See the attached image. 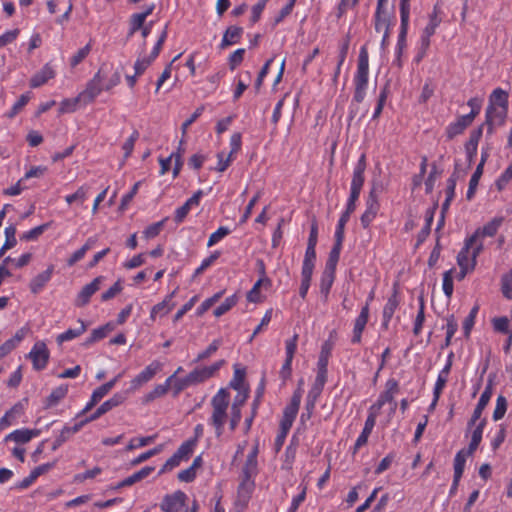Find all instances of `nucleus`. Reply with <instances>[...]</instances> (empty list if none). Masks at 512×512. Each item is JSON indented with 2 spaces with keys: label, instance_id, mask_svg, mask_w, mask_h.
Instances as JSON below:
<instances>
[{
  "label": "nucleus",
  "instance_id": "69168bd1",
  "mask_svg": "<svg viewBox=\"0 0 512 512\" xmlns=\"http://www.w3.org/2000/svg\"><path fill=\"white\" fill-rule=\"evenodd\" d=\"M91 50L90 44L79 49L70 59V64L72 67L77 66L80 62H82Z\"/></svg>",
  "mask_w": 512,
  "mask_h": 512
},
{
  "label": "nucleus",
  "instance_id": "09e8293b",
  "mask_svg": "<svg viewBox=\"0 0 512 512\" xmlns=\"http://www.w3.org/2000/svg\"><path fill=\"white\" fill-rule=\"evenodd\" d=\"M334 281V267H327L321 279L320 290L323 294L327 295Z\"/></svg>",
  "mask_w": 512,
  "mask_h": 512
},
{
  "label": "nucleus",
  "instance_id": "4d7b16f0",
  "mask_svg": "<svg viewBox=\"0 0 512 512\" xmlns=\"http://www.w3.org/2000/svg\"><path fill=\"white\" fill-rule=\"evenodd\" d=\"M163 449H164V445L161 444V445H158V446L154 447L153 449H150V450L140 454L138 457H136L132 461V465H138V464H140L142 462H145L149 458L159 454Z\"/></svg>",
  "mask_w": 512,
  "mask_h": 512
},
{
  "label": "nucleus",
  "instance_id": "864d4df0",
  "mask_svg": "<svg viewBox=\"0 0 512 512\" xmlns=\"http://www.w3.org/2000/svg\"><path fill=\"white\" fill-rule=\"evenodd\" d=\"M507 411V400L504 396H498L496 406L493 412L494 421L502 419Z\"/></svg>",
  "mask_w": 512,
  "mask_h": 512
},
{
  "label": "nucleus",
  "instance_id": "2f4dec72",
  "mask_svg": "<svg viewBox=\"0 0 512 512\" xmlns=\"http://www.w3.org/2000/svg\"><path fill=\"white\" fill-rule=\"evenodd\" d=\"M483 170H484V159H482L480 161V163L477 165L474 173L472 174V176L470 178L468 190L466 193V198L468 200H471L474 197L477 187H478V184H479V181L483 175Z\"/></svg>",
  "mask_w": 512,
  "mask_h": 512
},
{
  "label": "nucleus",
  "instance_id": "9d476101",
  "mask_svg": "<svg viewBox=\"0 0 512 512\" xmlns=\"http://www.w3.org/2000/svg\"><path fill=\"white\" fill-rule=\"evenodd\" d=\"M27 357L32 362V366L35 370L40 371L45 369L50 358V351L47 344L42 340L36 341Z\"/></svg>",
  "mask_w": 512,
  "mask_h": 512
},
{
  "label": "nucleus",
  "instance_id": "f257e3e1",
  "mask_svg": "<svg viewBox=\"0 0 512 512\" xmlns=\"http://www.w3.org/2000/svg\"><path fill=\"white\" fill-rule=\"evenodd\" d=\"M230 395L228 389H220L212 398L211 406V424L214 426L217 436L223 434L224 425L229 424L231 430H234L241 419V408L243 405L238 406V418L235 423L233 421V402H230Z\"/></svg>",
  "mask_w": 512,
  "mask_h": 512
},
{
  "label": "nucleus",
  "instance_id": "b1692460",
  "mask_svg": "<svg viewBox=\"0 0 512 512\" xmlns=\"http://www.w3.org/2000/svg\"><path fill=\"white\" fill-rule=\"evenodd\" d=\"M501 225V219H493L488 222L483 228L478 229L470 238H475L477 243L483 244L485 236L492 237L496 234Z\"/></svg>",
  "mask_w": 512,
  "mask_h": 512
},
{
  "label": "nucleus",
  "instance_id": "de8ad7c7",
  "mask_svg": "<svg viewBox=\"0 0 512 512\" xmlns=\"http://www.w3.org/2000/svg\"><path fill=\"white\" fill-rule=\"evenodd\" d=\"M87 194L88 188L81 186L73 194L65 196V201L68 205H72L74 203L82 205L87 199Z\"/></svg>",
  "mask_w": 512,
  "mask_h": 512
},
{
  "label": "nucleus",
  "instance_id": "7ed1b4c3",
  "mask_svg": "<svg viewBox=\"0 0 512 512\" xmlns=\"http://www.w3.org/2000/svg\"><path fill=\"white\" fill-rule=\"evenodd\" d=\"M508 112V93L496 88L489 97V105L486 111V122L490 126L504 123Z\"/></svg>",
  "mask_w": 512,
  "mask_h": 512
},
{
  "label": "nucleus",
  "instance_id": "13d9d810",
  "mask_svg": "<svg viewBox=\"0 0 512 512\" xmlns=\"http://www.w3.org/2000/svg\"><path fill=\"white\" fill-rule=\"evenodd\" d=\"M397 300L395 297H391L388 299L384 309H383V319L384 323L387 324L389 320L392 318L396 308H397Z\"/></svg>",
  "mask_w": 512,
  "mask_h": 512
},
{
  "label": "nucleus",
  "instance_id": "e433bc0d",
  "mask_svg": "<svg viewBox=\"0 0 512 512\" xmlns=\"http://www.w3.org/2000/svg\"><path fill=\"white\" fill-rule=\"evenodd\" d=\"M174 380H175V374H172L171 376H169L166 379L164 384H159V385L155 386L153 388V390L146 395V401L149 402L158 397L165 395L168 392V390L170 389V386H172V383Z\"/></svg>",
  "mask_w": 512,
  "mask_h": 512
},
{
  "label": "nucleus",
  "instance_id": "4c0bfd02",
  "mask_svg": "<svg viewBox=\"0 0 512 512\" xmlns=\"http://www.w3.org/2000/svg\"><path fill=\"white\" fill-rule=\"evenodd\" d=\"M485 423V420H480L477 421L475 425H470V427L472 428V434L468 451H470L471 453L478 447L482 440Z\"/></svg>",
  "mask_w": 512,
  "mask_h": 512
},
{
  "label": "nucleus",
  "instance_id": "5fc2aeb1",
  "mask_svg": "<svg viewBox=\"0 0 512 512\" xmlns=\"http://www.w3.org/2000/svg\"><path fill=\"white\" fill-rule=\"evenodd\" d=\"M230 233V229L227 227H219L214 233H212L208 239L207 246L212 247L220 242Z\"/></svg>",
  "mask_w": 512,
  "mask_h": 512
},
{
  "label": "nucleus",
  "instance_id": "1a4fd4ad",
  "mask_svg": "<svg viewBox=\"0 0 512 512\" xmlns=\"http://www.w3.org/2000/svg\"><path fill=\"white\" fill-rule=\"evenodd\" d=\"M105 70L100 69L94 77L87 83L85 89L79 93L80 98L82 99V105H88L92 103L100 93L105 90L103 87V81L105 77Z\"/></svg>",
  "mask_w": 512,
  "mask_h": 512
},
{
  "label": "nucleus",
  "instance_id": "393cba45",
  "mask_svg": "<svg viewBox=\"0 0 512 512\" xmlns=\"http://www.w3.org/2000/svg\"><path fill=\"white\" fill-rule=\"evenodd\" d=\"M492 397V389L491 387H486L485 390L482 392L478 404L473 412L472 418L469 422V425H475L477 421L482 420L481 415L487 404L489 403L490 399Z\"/></svg>",
  "mask_w": 512,
  "mask_h": 512
},
{
  "label": "nucleus",
  "instance_id": "680f3d73",
  "mask_svg": "<svg viewBox=\"0 0 512 512\" xmlns=\"http://www.w3.org/2000/svg\"><path fill=\"white\" fill-rule=\"evenodd\" d=\"M30 95L28 93L21 95L19 100L13 105L12 109L6 113L8 118H13L28 103Z\"/></svg>",
  "mask_w": 512,
  "mask_h": 512
},
{
  "label": "nucleus",
  "instance_id": "6e6d98bb",
  "mask_svg": "<svg viewBox=\"0 0 512 512\" xmlns=\"http://www.w3.org/2000/svg\"><path fill=\"white\" fill-rule=\"evenodd\" d=\"M115 326L113 323H107L101 327L94 329L92 333V341H99L105 338L110 332L114 330Z\"/></svg>",
  "mask_w": 512,
  "mask_h": 512
},
{
  "label": "nucleus",
  "instance_id": "a878e982",
  "mask_svg": "<svg viewBox=\"0 0 512 512\" xmlns=\"http://www.w3.org/2000/svg\"><path fill=\"white\" fill-rule=\"evenodd\" d=\"M389 19L390 15L388 11H376L375 16V29L377 32L382 33V45L385 44L389 35Z\"/></svg>",
  "mask_w": 512,
  "mask_h": 512
},
{
  "label": "nucleus",
  "instance_id": "6ab92c4d",
  "mask_svg": "<svg viewBox=\"0 0 512 512\" xmlns=\"http://www.w3.org/2000/svg\"><path fill=\"white\" fill-rule=\"evenodd\" d=\"M54 271V266L49 265L47 269L35 277H33L30 281L29 288L32 293L37 294L46 286V284L51 280Z\"/></svg>",
  "mask_w": 512,
  "mask_h": 512
},
{
  "label": "nucleus",
  "instance_id": "3c124183",
  "mask_svg": "<svg viewBox=\"0 0 512 512\" xmlns=\"http://www.w3.org/2000/svg\"><path fill=\"white\" fill-rule=\"evenodd\" d=\"M90 422L88 418H84L80 421H77L72 426H65L61 431L62 440L60 443H64L69 437L77 433L85 424Z\"/></svg>",
  "mask_w": 512,
  "mask_h": 512
},
{
  "label": "nucleus",
  "instance_id": "ddd939ff",
  "mask_svg": "<svg viewBox=\"0 0 512 512\" xmlns=\"http://www.w3.org/2000/svg\"><path fill=\"white\" fill-rule=\"evenodd\" d=\"M224 364V360H219L212 365L196 368L188 374V381H192L193 385L202 383L215 376Z\"/></svg>",
  "mask_w": 512,
  "mask_h": 512
},
{
  "label": "nucleus",
  "instance_id": "58836bf2",
  "mask_svg": "<svg viewBox=\"0 0 512 512\" xmlns=\"http://www.w3.org/2000/svg\"><path fill=\"white\" fill-rule=\"evenodd\" d=\"M441 19L438 17L436 10L430 15L429 22L423 31L422 40L423 43L428 46L430 37L435 33L439 26Z\"/></svg>",
  "mask_w": 512,
  "mask_h": 512
},
{
  "label": "nucleus",
  "instance_id": "052dcab7",
  "mask_svg": "<svg viewBox=\"0 0 512 512\" xmlns=\"http://www.w3.org/2000/svg\"><path fill=\"white\" fill-rule=\"evenodd\" d=\"M230 151L228 153L237 156L242 146V135L239 132H234L230 137Z\"/></svg>",
  "mask_w": 512,
  "mask_h": 512
},
{
  "label": "nucleus",
  "instance_id": "bb28decb",
  "mask_svg": "<svg viewBox=\"0 0 512 512\" xmlns=\"http://www.w3.org/2000/svg\"><path fill=\"white\" fill-rule=\"evenodd\" d=\"M243 29L237 26L227 28L222 37L220 47L225 49L231 45L237 44L242 36Z\"/></svg>",
  "mask_w": 512,
  "mask_h": 512
},
{
  "label": "nucleus",
  "instance_id": "7c9ffc66",
  "mask_svg": "<svg viewBox=\"0 0 512 512\" xmlns=\"http://www.w3.org/2000/svg\"><path fill=\"white\" fill-rule=\"evenodd\" d=\"M470 454L471 452L466 450H461L456 454L454 459V486L458 485L464 471L466 459Z\"/></svg>",
  "mask_w": 512,
  "mask_h": 512
},
{
  "label": "nucleus",
  "instance_id": "6e6552de",
  "mask_svg": "<svg viewBox=\"0 0 512 512\" xmlns=\"http://www.w3.org/2000/svg\"><path fill=\"white\" fill-rule=\"evenodd\" d=\"M196 440H188L184 442L178 450L164 463L159 474L166 473L179 466L182 462L187 461L193 453Z\"/></svg>",
  "mask_w": 512,
  "mask_h": 512
},
{
  "label": "nucleus",
  "instance_id": "423d86ee",
  "mask_svg": "<svg viewBox=\"0 0 512 512\" xmlns=\"http://www.w3.org/2000/svg\"><path fill=\"white\" fill-rule=\"evenodd\" d=\"M368 74H369V59L368 52L366 48H361L358 59L357 72L354 78L356 93L355 97L357 100H361L363 98L364 90L366 89L368 83Z\"/></svg>",
  "mask_w": 512,
  "mask_h": 512
},
{
  "label": "nucleus",
  "instance_id": "39448f33",
  "mask_svg": "<svg viewBox=\"0 0 512 512\" xmlns=\"http://www.w3.org/2000/svg\"><path fill=\"white\" fill-rule=\"evenodd\" d=\"M244 378H245V370L240 368L238 365H235L234 366V375H233L232 380L230 381V387L237 391V394L233 399V408H232L233 421H232V423H235V421L238 418V406L244 405L248 398V389L245 386Z\"/></svg>",
  "mask_w": 512,
  "mask_h": 512
},
{
  "label": "nucleus",
  "instance_id": "cd10ccee",
  "mask_svg": "<svg viewBox=\"0 0 512 512\" xmlns=\"http://www.w3.org/2000/svg\"><path fill=\"white\" fill-rule=\"evenodd\" d=\"M154 6H150L145 11L135 13L131 16L129 21V35H133L136 31L140 30L145 23L146 18L152 13Z\"/></svg>",
  "mask_w": 512,
  "mask_h": 512
},
{
  "label": "nucleus",
  "instance_id": "49530a36",
  "mask_svg": "<svg viewBox=\"0 0 512 512\" xmlns=\"http://www.w3.org/2000/svg\"><path fill=\"white\" fill-rule=\"evenodd\" d=\"M224 291H220L205 299L196 309V315L202 317L215 303H217L223 296Z\"/></svg>",
  "mask_w": 512,
  "mask_h": 512
},
{
  "label": "nucleus",
  "instance_id": "0e129e2a",
  "mask_svg": "<svg viewBox=\"0 0 512 512\" xmlns=\"http://www.w3.org/2000/svg\"><path fill=\"white\" fill-rule=\"evenodd\" d=\"M48 227L47 224L37 226L21 235V240L32 241L37 239Z\"/></svg>",
  "mask_w": 512,
  "mask_h": 512
},
{
  "label": "nucleus",
  "instance_id": "8fccbe9b",
  "mask_svg": "<svg viewBox=\"0 0 512 512\" xmlns=\"http://www.w3.org/2000/svg\"><path fill=\"white\" fill-rule=\"evenodd\" d=\"M512 180V163L495 180L494 187L497 191H503Z\"/></svg>",
  "mask_w": 512,
  "mask_h": 512
},
{
  "label": "nucleus",
  "instance_id": "5701e85b",
  "mask_svg": "<svg viewBox=\"0 0 512 512\" xmlns=\"http://www.w3.org/2000/svg\"><path fill=\"white\" fill-rule=\"evenodd\" d=\"M379 210V203L376 197L370 196L366 203V209L361 216V224L363 227L367 228L373 220L376 218Z\"/></svg>",
  "mask_w": 512,
  "mask_h": 512
},
{
  "label": "nucleus",
  "instance_id": "f03ea898",
  "mask_svg": "<svg viewBox=\"0 0 512 512\" xmlns=\"http://www.w3.org/2000/svg\"><path fill=\"white\" fill-rule=\"evenodd\" d=\"M398 391V383L391 379L386 383V390L380 394L376 403L369 409V415L365 421L363 433L370 435L375 423L376 418L380 415V410L383 406L388 405V409L384 412V417L381 422L386 426L390 423L396 411V402L394 401L395 395Z\"/></svg>",
  "mask_w": 512,
  "mask_h": 512
},
{
  "label": "nucleus",
  "instance_id": "aec40b11",
  "mask_svg": "<svg viewBox=\"0 0 512 512\" xmlns=\"http://www.w3.org/2000/svg\"><path fill=\"white\" fill-rule=\"evenodd\" d=\"M23 413V406L18 403L11 407L1 418H0V432L7 429L10 426L17 424L19 417Z\"/></svg>",
  "mask_w": 512,
  "mask_h": 512
},
{
  "label": "nucleus",
  "instance_id": "37998d69",
  "mask_svg": "<svg viewBox=\"0 0 512 512\" xmlns=\"http://www.w3.org/2000/svg\"><path fill=\"white\" fill-rule=\"evenodd\" d=\"M156 438H157V435L134 437L129 441L126 449L128 451H132L135 449L145 447V446L153 443L156 440Z\"/></svg>",
  "mask_w": 512,
  "mask_h": 512
},
{
  "label": "nucleus",
  "instance_id": "f3484780",
  "mask_svg": "<svg viewBox=\"0 0 512 512\" xmlns=\"http://www.w3.org/2000/svg\"><path fill=\"white\" fill-rule=\"evenodd\" d=\"M41 430L40 429H17L13 432L7 434L4 438L5 442H15L16 444H25L28 443L33 438H36L40 435Z\"/></svg>",
  "mask_w": 512,
  "mask_h": 512
},
{
  "label": "nucleus",
  "instance_id": "2eb2a0df",
  "mask_svg": "<svg viewBox=\"0 0 512 512\" xmlns=\"http://www.w3.org/2000/svg\"><path fill=\"white\" fill-rule=\"evenodd\" d=\"M31 329L25 325L18 329L15 334L0 346V357H4L15 349L30 333Z\"/></svg>",
  "mask_w": 512,
  "mask_h": 512
},
{
  "label": "nucleus",
  "instance_id": "a211bd4d",
  "mask_svg": "<svg viewBox=\"0 0 512 512\" xmlns=\"http://www.w3.org/2000/svg\"><path fill=\"white\" fill-rule=\"evenodd\" d=\"M474 120L470 116L461 115L458 116L453 122H451L445 130V134L448 139H453L458 135H461L467 127H469Z\"/></svg>",
  "mask_w": 512,
  "mask_h": 512
},
{
  "label": "nucleus",
  "instance_id": "e2e57ef3",
  "mask_svg": "<svg viewBox=\"0 0 512 512\" xmlns=\"http://www.w3.org/2000/svg\"><path fill=\"white\" fill-rule=\"evenodd\" d=\"M245 49L240 48L235 50L228 58V64L231 70L238 67L244 59Z\"/></svg>",
  "mask_w": 512,
  "mask_h": 512
},
{
  "label": "nucleus",
  "instance_id": "f704fd0d",
  "mask_svg": "<svg viewBox=\"0 0 512 512\" xmlns=\"http://www.w3.org/2000/svg\"><path fill=\"white\" fill-rule=\"evenodd\" d=\"M174 304L171 302V297H165L161 302L154 305L150 312V318L155 320L157 317H162L168 314Z\"/></svg>",
  "mask_w": 512,
  "mask_h": 512
},
{
  "label": "nucleus",
  "instance_id": "bf43d9fd",
  "mask_svg": "<svg viewBox=\"0 0 512 512\" xmlns=\"http://www.w3.org/2000/svg\"><path fill=\"white\" fill-rule=\"evenodd\" d=\"M298 335L294 334L290 339L285 341V354L286 358L293 361L294 354L297 350Z\"/></svg>",
  "mask_w": 512,
  "mask_h": 512
},
{
  "label": "nucleus",
  "instance_id": "c756f323",
  "mask_svg": "<svg viewBox=\"0 0 512 512\" xmlns=\"http://www.w3.org/2000/svg\"><path fill=\"white\" fill-rule=\"evenodd\" d=\"M365 158L362 156L356 165L351 181V190L354 192L361 191L364 183Z\"/></svg>",
  "mask_w": 512,
  "mask_h": 512
},
{
  "label": "nucleus",
  "instance_id": "4468645a",
  "mask_svg": "<svg viewBox=\"0 0 512 512\" xmlns=\"http://www.w3.org/2000/svg\"><path fill=\"white\" fill-rule=\"evenodd\" d=\"M253 490L254 481L251 479L250 476H245L241 483L239 484L237 491V497L235 501L237 512H242L246 508L251 498Z\"/></svg>",
  "mask_w": 512,
  "mask_h": 512
},
{
  "label": "nucleus",
  "instance_id": "4be33fe9",
  "mask_svg": "<svg viewBox=\"0 0 512 512\" xmlns=\"http://www.w3.org/2000/svg\"><path fill=\"white\" fill-rule=\"evenodd\" d=\"M202 197V191H197L191 198H189L184 205L175 211V221L177 223L183 222L190 210L199 205Z\"/></svg>",
  "mask_w": 512,
  "mask_h": 512
},
{
  "label": "nucleus",
  "instance_id": "a19ab883",
  "mask_svg": "<svg viewBox=\"0 0 512 512\" xmlns=\"http://www.w3.org/2000/svg\"><path fill=\"white\" fill-rule=\"evenodd\" d=\"M68 393V385H60L52 390L46 399V407L51 408L57 405Z\"/></svg>",
  "mask_w": 512,
  "mask_h": 512
},
{
  "label": "nucleus",
  "instance_id": "c85d7f7f",
  "mask_svg": "<svg viewBox=\"0 0 512 512\" xmlns=\"http://www.w3.org/2000/svg\"><path fill=\"white\" fill-rule=\"evenodd\" d=\"M55 76L53 68L49 65H45L38 73H36L30 80V85L33 88L40 87L47 83L50 79Z\"/></svg>",
  "mask_w": 512,
  "mask_h": 512
},
{
  "label": "nucleus",
  "instance_id": "ea45409f",
  "mask_svg": "<svg viewBox=\"0 0 512 512\" xmlns=\"http://www.w3.org/2000/svg\"><path fill=\"white\" fill-rule=\"evenodd\" d=\"M79 323H80V327L79 328H77V329H68L67 331L59 334L57 336V338H56L57 343L59 345H61L64 342L73 340V339L79 337L80 335H82L86 331L87 326H86V324L82 320H79Z\"/></svg>",
  "mask_w": 512,
  "mask_h": 512
},
{
  "label": "nucleus",
  "instance_id": "a18cd8bd",
  "mask_svg": "<svg viewBox=\"0 0 512 512\" xmlns=\"http://www.w3.org/2000/svg\"><path fill=\"white\" fill-rule=\"evenodd\" d=\"M238 302V296L233 294L227 297L218 307L213 311L215 317H220L231 310Z\"/></svg>",
  "mask_w": 512,
  "mask_h": 512
},
{
  "label": "nucleus",
  "instance_id": "dca6fc26",
  "mask_svg": "<svg viewBox=\"0 0 512 512\" xmlns=\"http://www.w3.org/2000/svg\"><path fill=\"white\" fill-rule=\"evenodd\" d=\"M103 280H104L103 276H98L95 279H93V281L86 284L77 295V298L75 301L76 305L80 306V307L85 306L89 302L91 296L96 291L99 290Z\"/></svg>",
  "mask_w": 512,
  "mask_h": 512
},
{
  "label": "nucleus",
  "instance_id": "774afa93",
  "mask_svg": "<svg viewBox=\"0 0 512 512\" xmlns=\"http://www.w3.org/2000/svg\"><path fill=\"white\" fill-rule=\"evenodd\" d=\"M145 260H146L145 254L140 253V254L133 256L131 259L123 262V267L125 269L131 270V269H134V268H137V267L143 265L145 263Z\"/></svg>",
  "mask_w": 512,
  "mask_h": 512
},
{
  "label": "nucleus",
  "instance_id": "72a5a7b5",
  "mask_svg": "<svg viewBox=\"0 0 512 512\" xmlns=\"http://www.w3.org/2000/svg\"><path fill=\"white\" fill-rule=\"evenodd\" d=\"M301 398H302V391H301V388H298L297 391H295V393L293 394L290 403L284 409L283 417L295 420L296 415L299 410Z\"/></svg>",
  "mask_w": 512,
  "mask_h": 512
},
{
  "label": "nucleus",
  "instance_id": "603ef678",
  "mask_svg": "<svg viewBox=\"0 0 512 512\" xmlns=\"http://www.w3.org/2000/svg\"><path fill=\"white\" fill-rule=\"evenodd\" d=\"M257 454H258V448L257 446H254L250 452V454L248 455V458H247V461H246V464H245V468H244V471H245V476H250L251 477V474H253L256 470V467H257Z\"/></svg>",
  "mask_w": 512,
  "mask_h": 512
},
{
  "label": "nucleus",
  "instance_id": "9b49d317",
  "mask_svg": "<svg viewBox=\"0 0 512 512\" xmlns=\"http://www.w3.org/2000/svg\"><path fill=\"white\" fill-rule=\"evenodd\" d=\"M162 363L154 360L130 381V391L138 390L162 370Z\"/></svg>",
  "mask_w": 512,
  "mask_h": 512
},
{
  "label": "nucleus",
  "instance_id": "473e14b6",
  "mask_svg": "<svg viewBox=\"0 0 512 512\" xmlns=\"http://www.w3.org/2000/svg\"><path fill=\"white\" fill-rule=\"evenodd\" d=\"M154 471V467L146 466L139 471L133 473L129 477L125 478L123 481H121L116 488H122L125 486H131L136 482L141 481L142 479L148 477L152 472Z\"/></svg>",
  "mask_w": 512,
  "mask_h": 512
},
{
  "label": "nucleus",
  "instance_id": "c9c22d12",
  "mask_svg": "<svg viewBox=\"0 0 512 512\" xmlns=\"http://www.w3.org/2000/svg\"><path fill=\"white\" fill-rule=\"evenodd\" d=\"M86 105H82V99L78 95L74 98H67L60 102L59 104V113L67 114L73 113L77 111L79 108L85 107Z\"/></svg>",
  "mask_w": 512,
  "mask_h": 512
},
{
  "label": "nucleus",
  "instance_id": "f8f14e48",
  "mask_svg": "<svg viewBox=\"0 0 512 512\" xmlns=\"http://www.w3.org/2000/svg\"><path fill=\"white\" fill-rule=\"evenodd\" d=\"M272 281L266 276L262 268V276L255 282L251 290L248 291L246 298L251 303H261L266 299L264 292L271 288Z\"/></svg>",
  "mask_w": 512,
  "mask_h": 512
},
{
  "label": "nucleus",
  "instance_id": "0eeeda50",
  "mask_svg": "<svg viewBox=\"0 0 512 512\" xmlns=\"http://www.w3.org/2000/svg\"><path fill=\"white\" fill-rule=\"evenodd\" d=\"M160 508L163 512H190L192 504H189L187 495L178 490L165 495Z\"/></svg>",
  "mask_w": 512,
  "mask_h": 512
},
{
  "label": "nucleus",
  "instance_id": "c03bdc74",
  "mask_svg": "<svg viewBox=\"0 0 512 512\" xmlns=\"http://www.w3.org/2000/svg\"><path fill=\"white\" fill-rule=\"evenodd\" d=\"M216 157L217 164L214 169L220 173L224 172L236 158L234 155L226 153L225 151L218 152Z\"/></svg>",
  "mask_w": 512,
  "mask_h": 512
},
{
  "label": "nucleus",
  "instance_id": "412c9836",
  "mask_svg": "<svg viewBox=\"0 0 512 512\" xmlns=\"http://www.w3.org/2000/svg\"><path fill=\"white\" fill-rule=\"evenodd\" d=\"M368 318H369V306H368V304H366L362 308L359 316L355 320L354 328H353V338H352L353 343H359L361 341V335H362V332L364 331L365 326L368 322Z\"/></svg>",
  "mask_w": 512,
  "mask_h": 512
},
{
  "label": "nucleus",
  "instance_id": "20e7f679",
  "mask_svg": "<svg viewBox=\"0 0 512 512\" xmlns=\"http://www.w3.org/2000/svg\"><path fill=\"white\" fill-rule=\"evenodd\" d=\"M482 250V243H477L475 238H468L464 247L457 256V264L460 268L459 273L456 274L458 280L471 273L476 266V258Z\"/></svg>",
  "mask_w": 512,
  "mask_h": 512
},
{
  "label": "nucleus",
  "instance_id": "79ce46f5",
  "mask_svg": "<svg viewBox=\"0 0 512 512\" xmlns=\"http://www.w3.org/2000/svg\"><path fill=\"white\" fill-rule=\"evenodd\" d=\"M5 241L2 247L0 248V258L5 254V252L11 248H13L17 244V240L15 237L16 227L14 225H9L4 230Z\"/></svg>",
  "mask_w": 512,
  "mask_h": 512
},
{
  "label": "nucleus",
  "instance_id": "338daca9",
  "mask_svg": "<svg viewBox=\"0 0 512 512\" xmlns=\"http://www.w3.org/2000/svg\"><path fill=\"white\" fill-rule=\"evenodd\" d=\"M122 290H123L122 281L118 280L107 291H105L101 295V299H102V301H108L109 299H112L117 294H119Z\"/></svg>",
  "mask_w": 512,
  "mask_h": 512
}]
</instances>
